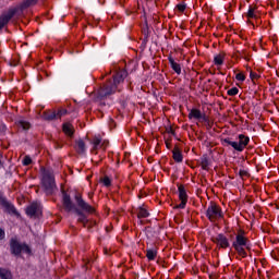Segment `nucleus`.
I'll return each instance as SVG.
<instances>
[{
	"instance_id": "nucleus-1",
	"label": "nucleus",
	"mask_w": 279,
	"mask_h": 279,
	"mask_svg": "<svg viewBox=\"0 0 279 279\" xmlns=\"http://www.w3.org/2000/svg\"><path fill=\"white\" fill-rule=\"evenodd\" d=\"M62 195V204L65 210H95V207L90 206L84 197H82V193L74 192L71 194L66 193V191H61Z\"/></svg>"
},
{
	"instance_id": "nucleus-2",
	"label": "nucleus",
	"mask_w": 279,
	"mask_h": 279,
	"mask_svg": "<svg viewBox=\"0 0 279 279\" xmlns=\"http://www.w3.org/2000/svg\"><path fill=\"white\" fill-rule=\"evenodd\" d=\"M125 77H128V70H119L113 74V78L109 80L98 89V97L104 99L105 97H110V95H114L117 90H119V85L125 82Z\"/></svg>"
},
{
	"instance_id": "nucleus-3",
	"label": "nucleus",
	"mask_w": 279,
	"mask_h": 279,
	"mask_svg": "<svg viewBox=\"0 0 279 279\" xmlns=\"http://www.w3.org/2000/svg\"><path fill=\"white\" fill-rule=\"evenodd\" d=\"M38 4V0H24L16 9H10L7 13H2L0 15V32L3 29V27H7V25L14 19L16 12H25L28 8H32L34 5Z\"/></svg>"
},
{
	"instance_id": "nucleus-4",
	"label": "nucleus",
	"mask_w": 279,
	"mask_h": 279,
	"mask_svg": "<svg viewBox=\"0 0 279 279\" xmlns=\"http://www.w3.org/2000/svg\"><path fill=\"white\" fill-rule=\"evenodd\" d=\"M41 171V179L40 184L41 189L47 196L53 195L56 193V189H58V185L56 184V174H53V171L50 169H47L43 167L40 169Z\"/></svg>"
},
{
	"instance_id": "nucleus-5",
	"label": "nucleus",
	"mask_w": 279,
	"mask_h": 279,
	"mask_svg": "<svg viewBox=\"0 0 279 279\" xmlns=\"http://www.w3.org/2000/svg\"><path fill=\"white\" fill-rule=\"evenodd\" d=\"M10 254L15 258H21L22 254H27V256H33L32 246L29 244L19 241L17 238H11L9 241Z\"/></svg>"
},
{
	"instance_id": "nucleus-6",
	"label": "nucleus",
	"mask_w": 279,
	"mask_h": 279,
	"mask_svg": "<svg viewBox=\"0 0 279 279\" xmlns=\"http://www.w3.org/2000/svg\"><path fill=\"white\" fill-rule=\"evenodd\" d=\"M179 199L181 203L175 205V208L184 209L186 208V202H189V195L186 194V189H184V185H179Z\"/></svg>"
},
{
	"instance_id": "nucleus-7",
	"label": "nucleus",
	"mask_w": 279,
	"mask_h": 279,
	"mask_svg": "<svg viewBox=\"0 0 279 279\" xmlns=\"http://www.w3.org/2000/svg\"><path fill=\"white\" fill-rule=\"evenodd\" d=\"M0 206L4 210H16V208H14V205L8 199L5 193H3L2 191H0Z\"/></svg>"
},
{
	"instance_id": "nucleus-8",
	"label": "nucleus",
	"mask_w": 279,
	"mask_h": 279,
	"mask_svg": "<svg viewBox=\"0 0 279 279\" xmlns=\"http://www.w3.org/2000/svg\"><path fill=\"white\" fill-rule=\"evenodd\" d=\"M214 243H217L220 247H229L230 242H228V238L223 234H218L216 238H214Z\"/></svg>"
},
{
	"instance_id": "nucleus-9",
	"label": "nucleus",
	"mask_w": 279,
	"mask_h": 279,
	"mask_svg": "<svg viewBox=\"0 0 279 279\" xmlns=\"http://www.w3.org/2000/svg\"><path fill=\"white\" fill-rule=\"evenodd\" d=\"M73 213L75 217H77V221H80V223H83V226L87 225L88 217L86 216L84 210H74Z\"/></svg>"
},
{
	"instance_id": "nucleus-10",
	"label": "nucleus",
	"mask_w": 279,
	"mask_h": 279,
	"mask_svg": "<svg viewBox=\"0 0 279 279\" xmlns=\"http://www.w3.org/2000/svg\"><path fill=\"white\" fill-rule=\"evenodd\" d=\"M171 69L177 73V75H180L182 73V66H180V63L175 62L173 57L168 58Z\"/></svg>"
},
{
	"instance_id": "nucleus-11",
	"label": "nucleus",
	"mask_w": 279,
	"mask_h": 279,
	"mask_svg": "<svg viewBox=\"0 0 279 279\" xmlns=\"http://www.w3.org/2000/svg\"><path fill=\"white\" fill-rule=\"evenodd\" d=\"M62 130L66 136H70V138H73V134H75V131L73 130V124L63 123Z\"/></svg>"
},
{
	"instance_id": "nucleus-12",
	"label": "nucleus",
	"mask_w": 279,
	"mask_h": 279,
	"mask_svg": "<svg viewBox=\"0 0 279 279\" xmlns=\"http://www.w3.org/2000/svg\"><path fill=\"white\" fill-rule=\"evenodd\" d=\"M248 143H250V137H247V136H245L243 134L239 135L238 144L240 145L241 151H243V149H245V147H247Z\"/></svg>"
},
{
	"instance_id": "nucleus-13",
	"label": "nucleus",
	"mask_w": 279,
	"mask_h": 279,
	"mask_svg": "<svg viewBox=\"0 0 279 279\" xmlns=\"http://www.w3.org/2000/svg\"><path fill=\"white\" fill-rule=\"evenodd\" d=\"M247 246V239L243 236L242 234L236 235L235 242H233V246Z\"/></svg>"
},
{
	"instance_id": "nucleus-14",
	"label": "nucleus",
	"mask_w": 279,
	"mask_h": 279,
	"mask_svg": "<svg viewBox=\"0 0 279 279\" xmlns=\"http://www.w3.org/2000/svg\"><path fill=\"white\" fill-rule=\"evenodd\" d=\"M126 71H130V73H134V71H138V61L136 60H131L126 64Z\"/></svg>"
},
{
	"instance_id": "nucleus-15",
	"label": "nucleus",
	"mask_w": 279,
	"mask_h": 279,
	"mask_svg": "<svg viewBox=\"0 0 279 279\" xmlns=\"http://www.w3.org/2000/svg\"><path fill=\"white\" fill-rule=\"evenodd\" d=\"M26 215L31 219H38L43 217V210H26Z\"/></svg>"
},
{
	"instance_id": "nucleus-16",
	"label": "nucleus",
	"mask_w": 279,
	"mask_h": 279,
	"mask_svg": "<svg viewBox=\"0 0 279 279\" xmlns=\"http://www.w3.org/2000/svg\"><path fill=\"white\" fill-rule=\"evenodd\" d=\"M205 213H206V217H208L210 221H214L215 219H217V217H221V211L219 210H207Z\"/></svg>"
},
{
	"instance_id": "nucleus-17",
	"label": "nucleus",
	"mask_w": 279,
	"mask_h": 279,
	"mask_svg": "<svg viewBox=\"0 0 279 279\" xmlns=\"http://www.w3.org/2000/svg\"><path fill=\"white\" fill-rule=\"evenodd\" d=\"M44 119L45 121H54V119H58V114L56 111H45Z\"/></svg>"
},
{
	"instance_id": "nucleus-18",
	"label": "nucleus",
	"mask_w": 279,
	"mask_h": 279,
	"mask_svg": "<svg viewBox=\"0 0 279 279\" xmlns=\"http://www.w3.org/2000/svg\"><path fill=\"white\" fill-rule=\"evenodd\" d=\"M76 151L77 154L86 153V143H84L83 140L76 142Z\"/></svg>"
},
{
	"instance_id": "nucleus-19",
	"label": "nucleus",
	"mask_w": 279,
	"mask_h": 279,
	"mask_svg": "<svg viewBox=\"0 0 279 279\" xmlns=\"http://www.w3.org/2000/svg\"><path fill=\"white\" fill-rule=\"evenodd\" d=\"M26 210H43V203L36 201L26 207Z\"/></svg>"
},
{
	"instance_id": "nucleus-20",
	"label": "nucleus",
	"mask_w": 279,
	"mask_h": 279,
	"mask_svg": "<svg viewBox=\"0 0 279 279\" xmlns=\"http://www.w3.org/2000/svg\"><path fill=\"white\" fill-rule=\"evenodd\" d=\"M226 59V53L220 52L214 58V62L217 66H221L223 64V60Z\"/></svg>"
},
{
	"instance_id": "nucleus-21",
	"label": "nucleus",
	"mask_w": 279,
	"mask_h": 279,
	"mask_svg": "<svg viewBox=\"0 0 279 279\" xmlns=\"http://www.w3.org/2000/svg\"><path fill=\"white\" fill-rule=\"evenodd\" d=\"M201 167L204 171H208V167H210V161L208 160V156L204 155L201 158Z\"/></svg>"
},
{
	"instance_id": "nucleus-22",
	"label": "nucleus",
	"mask_w": 279,
	"mask_h": 279,
	"mask_svg": "<svg viewBox=\"0 0 279 279\" xmlns=\"http://www.w3.org/2000/svg\"><path fill=\"white\" fill-rule=\"evenodd\" d=\"M172 154H173V160H175V162H182L183 157H182V153L180 151V148L175 147Z\"/></svg>"
},
{
	"instance_id": "nucleus-23",
	"label": "nucleus",
	"mask_w": 279,
	"mask_h": 279,
	"mask_svg": "<svg viewBox=\"0 0 279 279\" xmlns=\"http://www.w3.org/2000/svg\"><path fill=\"white\" fill-rule=\"evenodd\" d=\"M0 278L1 279H12V271L5 268H0Z\"/></svg>"
},
{
	"instance_id": "nucleus-24",
	"label": "nucleus",
	"mask_w": 279,
	"mask_h": 279,
	"mask_svg": "<svg viewBox=\"0 0 279 279\" xmlns=\"http://www.w3.org/2000/svg\"><path fill=\"white\" fill-rule=\"evenodd\" d=\"M189 119H202V111L199 109H192L189 113Z\"/></svg>"
},
{
	"instance_id": "nucleus-25",
	"label": "nucleus",
	"mask_w": 279,
	"mask_h": 279,
	"mask_svg": "<svg viewBox=\"0 0 279 279\" xmlns=\"http://www.w3.org/2000/svg\"><path fill=\"white\" fill-rule=\"evenodd\" d=\"M158 252L156 251V248H147L146 258H148V260H154V258H156Z\"/></svg>"
},
{
	"instance_id": "nucleus-26",
	"label": "nucleus",
	"mask_w": 279,
	"mask_h": 279,
	"mask_svg": "<svg viewBox=\"0 0 279 279\" xmlns=\"http://www.w3.org/2000/svg\"><path fill=\"white\" fill-rule=\"evenodd\" d=\"M100 182L104 183V186H112V180L108 175H105L102 179H100Z\"/></svg>"
},
{
	"instance_id": "nucleus-27",
	"label": "nucleus",
	"mask_w": 279,
	"mask_h": 279,
	"mask_svg": "<svg viewBox=\"0 0 279 279\" xmlns=\"http://www.w3.org/2000/svg\"><path fill=\"white\" fill-rule=\"evenodd\" d=\"M93 145L94 149H99V147H101V137H94Z\"/></svg>"
},
{
	"instance_id": "nucleus-28",
	"label": "nucleus",
	"mask_w": 279,
	"mask_h": 279,
	"mask_svg": "<svg viewBox=\"0 0 279 279\" xmlns=\"http://www.w3.org/2000/svg\"><path fill=\"white\" fill-rule=\"evenodd\" d=\"M234 250H236V252L240 254V256H246L247 254L245 253V246H239V245H235L233 246Z\"/></svg>"
},
{
	"instance_id": "nucleus-29",
	"label": "nucleus",
	"mask_w": 279,
	"mask_h": 279,
	"mask_svg": "<svg viewBox=\"0 0 279 279\" xmlns=\"http://www.w3.org/2000/svg\"><path fill=\"white\" fill-rule=\"evenodd\" d=\"M227 95H229L230 97H234L235 95H239V88L238 87H232L231 89H229L227 92Z\"/></svg>"
},
{
	"instance_id": "nucleus-30",
	"label": "nucleus",
	"mask_w": 279,
	"mask_h": 279,
	"mask_svg": "<svg viewBox=\"0 0 279 279\" xmlns=\"http://www.w3.org/2000/svg\"><path fill=\"white\" fill-rule=\"evenodd\" d=\"M68 110L66 109H59L57 112V119H62V117L68 114Z\"/></svg>"
},
{
	"instance_id": "nucleus-31",
	"label": "nucleus",
	"mask_w": 279,
	"mask_h": 279,
	"mask_svg": "<svg viewBox=\"0 0 279 279\" xmlns=\"http://www.w3.org/2000/svg\"><path fill=\"white\" fill-rule=\"evenodd\" d=\"M20 126L23 128L24 130H29V128H32V124H29V122H27L25 120H21Z\"/></svg>"
},
{
	"instance_id": "nucleus-32",
	"label": "nucleus",
	"mask_w": 279,
	"mask_h": 279,
	"mask_svg": "<svg viewBox=\"0 0 279 279\" xmlns=\"http://www.w3.org/2000/svg\"><path fill=\"white\" fill-rule=\"evenodd\" d=\"M22 165H23L24 167H29V165H32V157L25 156L24 159H23V161H22Z\"/></svg>"
},
{
	"instance_id": "nucleus-33",
	"label": "nucleus",
	"mask_w": 279,
	"mask_h": 279,
	"mask_svg": "<svg viewBox=\"0 0 279 279\" xmlns=\"http://www.w3.org/2000/svg\"><path fill=\"white\" fill-rule=\"evenodd\" d=\"M8 215H11V217H21V213L19 210H8Z\"/></svg>"
},
{
	"instance_id": "nucleus-34",
	"label": "nucleus",
	"mask_w": 279,
	"mask_h": 279,
	"mask_svg": "<svg viewBox=\"0 0 279 279\" xmlns=\"http://www.w3.org/2000/svg\"><path fill=\"white\" fill-rule=\"evenodd\" d=\"M247 17L248 19H256V14H254V8H250L247 12Z\"/></svg>"
},
{
	"instance_id": "nucleus-35",
	"label": "nucleus",
	"mask_w": 279,
	"mask_h": 279,
	"mask_svg": "<svg viewBox=\"0 0 279 279\" xmlns=\"http://www.w3.org/2000/svg\"><path fill=\"white\" fill-rule=\"evenodd\" d=\"M235 80H238V82H245V74L243 73H238L235 75Z\"/></svg>"
},
{
	"instance_id": "nucleus-36",
	"label": "nucleus",
	"mask_w": 279,
	"mask_h": 279,
	"mask_svg": "<svg viewBox=\"0 0 279 279\" xmlns=\"http://www.w3.org/2000/svg\"><path fill=\"white\" fill-rule=\"evenodd\" d=\"M231 147H233L235 151H242L239 142H231Z\"/></svg>"
},
{
	"instance_id": "nucleus-37",
	"label": "nucleus",
	"mask_w": 279,
	"mask_h": 279,
	"mask_svg": "<svg viewBox=\"0 0 279 279\" xmlns=\"http://www.w3.org/2000/svg\"><path fill=\"white\" fill-rule=\"evenodd\" d=\"M239 175H240V178H247L250 175V173H247L246 170H240Z\"/></svg>"
},
{
	"instance_id": "nucleus-38",
	"label": "nucleus",
	"mask_w": 279,
	"mask_h": 279,
	"mask_svg": "<svg viewBox=\"0 0 279 279\" xmlns=\"http://www.w3.org/2000/svg\"><path fill=\"white\" fill-rule=\"evenodd\" d=\"M177 8H178L179 12H184L186 10V5L185 4H178Z\"/></svg>"
},
{
	"instance_id": "nucleus-39",
	"label": "nucleus",
	"mask_w": 279,
	"mask_h": 279,
	"mask_svg": "<svg viewBox=\"0 0 279 279\" xmlns=\"http://www.w3.org/2000/svg\"><path fill=\"white\" fill-rule=\"evenodd\" d=\"M5 239V230L0 228V241H3Z\"/></svg>"
},
{
	"instance_id": "nucleus-40",
	"label": "nucleus",
	"mask_w": 279,
	"mask_h": 279,
	"mask_svg": "<svg viewBox=\"0 0 279 279\" xmlns=\"http://www.w3.org/2000/svg\"><path fill=\"white\" fill-rule=\"evenodd\" d=\"M250 77H251V80H258V74L256 73V72H252L251 71V73H250Z\"/></svg>"
},
{
	"instance_id": "nucleus-41",
	"label": "nucleus",
	"mask_w": 279,
	"mask_h": 279,
	"mask_svg": "<svg viewBox=\"0 0 279 279\" xmlns=\"http://www.w3.org/2000/svg\"><path fill=\"white\" fill-rule=\"evenodd\" d=\"M223 143L226 144V145H232V141L230 140V138H225L223 140Z\"/></svg>"
},
{
	"instance_id": "nucleus-42",
	"label": "nucleus",
	"mask_w": 279,
	"mask_h": 279,
	"mask_svg": "<svg viewBox=\"0 0 279 279\" xmlns=\"http://www.w3.org/2000/svg\"><path fill=\"white\" fill-rule=\"evenodd\" d=\"M208 210H217V205H211V208L209 207Z\"/></svg>"
},
{
	"instance_id": "nucleus-43",
	"label": "nucleus",
	"mask_w": 279,
	"mask_h": 279,
	"mask_svg": "<svg viewBox=\"0 0 279 279\" xmlns=\"http://www.w3.org/2000/svg\"><path fill=\"white\" fill-rule=\"evenodd\" d=\"M137 219H138L137 223H140L141 222V211L137 213Z\"/></svg>"
},
{
	"instance_id": "nucleus-44",
	"label": "nucleus",
	"mask_w": 279,
	"mask_h": 279,
	"mask_svg": "<svg viewBox=\"0 0 279 279\" xmlns=\"http://www.w3.org/2000/svg\"><path fill=\"white\" fill-rule=\"evenodd\" d=\"M2 167H3V162H2V160L0 159V169H2Z\"/></svg>"
},
{
	"instance_id": "nucleus-45",
	"label": "nucleus",
	"mask_w": 279,
	"mask_h": 279,
	"mask_svg": "<svg viewBox=\"0 0 279 279\" xmlns=\"http://www.w3.org/2000/svg\"><path fill=\"white\" fill-rule=\"evenodd\" d=\"M141 210H146V207H142Z\"/></svg>"
},
{
	"instance_id": "nucleus-46",
	"label": "nucleus",
	"mask_w": 279,
	"mask_h": 279,
	"mask_svg": "<svg viewBox=\"0 0 279 279\" xmlns=\"http://www.w3.org/2000/svg\"><path fill=\"white\" fill-rule=\"evenodd\" d=\"M137 197H140V198H141V193H138Z\"/></svg>"
},
{
	"instance_id": "nucleus-47",
	"label": "nucleus",
	"mask_w": 279,
	"mask_h": 279,
	"mask_svg": "<svg viewBox=\"0 0 279 279\" xmlns=\"http://www.w3.org/2000/svg\"><path fill=\"white\" fill-rule=\"evenodd\" d=\"M101 145H106V142H104Z\"/></svg>"
},
{
	"instance_id": "nucleus-48",
	"label": "nucleus",
	"mask_w": 279,
	"mask_h": 279,
	"mask_svg": "<svg viewBox=\"0 0 279 279\" xmlns=\"http://www.w3.org/2000/svg\"><path fill=\"white\" fill-rule=\"evenodd\" d=\"M141 195H142V197H143V192H142V194H141Z\"/></svg>"
}]
</instances>
